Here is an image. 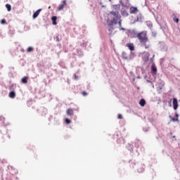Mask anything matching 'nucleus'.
Returning <instances> with one entry per match:
<instances>
[{
  "label": "nucleus",
  "instance_id": "9b49d317",
  "mask_svg": "<svg viewBox=\"0 0 180 180\" xmlns=\"http://www.w3.org/2000/svg\"><path fill=\"white\" fill-rule=\"evenodd\" d=\"M151 70L153 72V74H157V66H155V65H153L151 66Z\"/></svg>",
  "mask_w": 180,
  "mask_h": 180
},
{
  "label": "nucleus",
  "instance_id": "f257e3e1",
  "mask_svg": "<svg viewBox=\"0 0 180 180\" xmlns=\"http://www.w3.org/2000/svg\"><path fill=\"white\" fill-rule=\"evenodd\" d=\"M137 39L139 40L141 44L144 46L145 49H149L150 45L148 43V37H147V33L144 32H141L138 34Z\"/></svg>",
  "mask_w": 180,
  "mask_h": 180
},
{
  "label": "nucleus",
  "instance_id": "a211bd4d",
  "mask_svg": "<svg viewBox=\"0 0 180 180\" xmlns=\"http://www.w3.org/2000/svg\"><path fill=\"white\" fill-rule=\"evenodd\" d=\"M27 51V53H32V51H33V48L32 46L28 47Z\"/></svg>",
  "mask_w": 180,
  "mask_h": 180
},
{
  "label": "nucleus",
  "instance_id": "1a4fd4ad",
  "mask_svg": "<svg viewBox=\"0 0 180 180\" xmlns=\"http://www.w3.org/2000/svg\"><path fill=\"white\" fill-rule=\"evenodd\" d=\"M41 12V8L38 9L32 15L33 19H36L39 15H40V13Z\"/></svg>",
  "mask_w": 180,
  "mask_h": 180
},
{
  "label": "nucleus",
  "instance_id": "dca6fc26",
  "mask_svg": "<svg viewBox=\"0 0 180 180\" xmlns=\"http://www.w3.org/2000/svg\"><path fill=\"white\" fill-rule=\"evenodd\" d=\"M169 119H171V122H178V120H179L178 118H174L171 115H169Z\"/></svg>",
  "mask_w": 180,
  "mask_h": 180
},
{
  "label": "nucleus",
  "instance_id": "423d86ee",
  "mask_svg": "<svg viewBox=\"0 0 180 180\" xmlns=\"http://www.w3.org/2000/svg\"><path fill=\"white\" fill-rule=\"evenodd\" d=\"M126 46L128 47L130 51H134V44L128 43L126 44Z\"/></svg>",
  "mask_w": 180,
  "mask_h": 180
},
{
  "label": "nucleus",
  "instance_id": "4468645a",
  "mask_svg": "<svg viewBox=\"0 0 180 180\" xmlns=\"http://www.w3.org/2000/svg\"><path fill=\"white\" fill-rule=\"evenodd\" d=\"M6 8H7L8 12H11V11H12V6L11 4H6Z\"/></svg>",
  "mask_w": 180,
  "mask_h": 180
},
{
  "label": "nucleus",
  "instance_id": "6ab92c4d",
  "mask_svg": "<svg viewBox=\"0 0 180 180\" xmlns=\"http://www.w3.org/2000/svg\"><path fill=\"white\" fill-rule=\"evenodd\" d=\"M65 122L67 124H70L71 123V120L68 118L65 119Z\"/></svg>",
  "mask_w": 180,
  "mask_h": 180
},
{
  "label": "nucleus",
  "instance_id": "9d476101",
  "mask_svg": "<svg viewBox=\"0 0 180 180\" xmlns=\"http://www.w3.org/2000/svg\"><path fill=\"white\" fill-rule=\"evenodd\" d=\"M8 96L9 98H11V99H14V98H16V93H15V91H11Z\"/></svg>",
  "mask_w": 180,
  "mask_h": 180
},
{
  "label": "nucleus",
  "instance_id": "6e6552de",
  "mask_svg": "<svg viewBox=\"0 0 180 180\" xmlns=\"http://www.w3.org/2000/svg\"><path fill=\"white\" fill-rule=\"evenodd\" d=\"M66 114L68 115V116H74V110H72V108H68L66 110Z\"/></svg>",
  "mask_w": 180,
  "mask_h": 180
},
{
  "label": "nucleus",
  "instance_id": "0eeeda50",
  "mask_svg": "<svg viewBox=\"0 0 180 180\" xmlns=\"http://www.w3.org/2000/svg\"><path fill=\"white\" fill-rule=\"evenodd\" d=\"M137 12H139V9H137L136 7H134V6L130 7L129 8L130 13H137Z\"/></svg>",
  "mask_w": 180,
  "mask_h": 180
},
{
  "label": "nucleus",
  "instance_id": "393cba45",
  "mask_svg": "<svg viewBox=\"0 0 180 180\" xmlns=\"http://www.w3.org/2000/svg\"><path fill=\"white\" fill-rule=\"evenodd\" d=\"M74 79H78V76L76 74L74 75Z\"/></svg>",
  "mask_w": 180,
  "mask_h": 180
},
{
  "label": "nucleus",
  "instance_id": "2eb2a0df",
  "mask_svg": "<svg viewBox=\"0 0 180 180\" xmlns=\"http://www.w3.org/2000/svg\"><path fill=\"white\" fill-rule=\"evenodd\" d=\"M139 105H141V106H145L146 105V100L144 99H141L140 101H139Z\"/></svg>",
  "mask_w": 180,
  "mask_h": 180
},
{
  "label": "nucleus",
  "instance_id": "f3484780",
  "mask_svg": "<svg viewBox=\"0 0 180 180\" xmlns=\"http://www.w3.org/2000/svg\"><path fill=\"white\" fill-rule=\"evenodd\" d=\"M173 21L175 22V23H179V19L176 18V17L173 18Z\"/></svg>",
  "mask_w": 180,
  "mask_h": 180
},
{
  "label": "nucleus",
  "instance_id": "4be33fe9",
  "mask_svg": "<svg viewBox=\"0 0 180 180\" xmlns=\"http://www.w3.org/2000/svg\"><path fill=\"white\" fill-rule=\"evenodd\" d=\"M117 119H123V115H122V114H118Z\"/></svg>",
  "mask_w": 180,
  "mask_h": 180
},
{
  "label": "nucleus",
  "instance_id": "f8f14e48",
  "mask_svg": "<svg viewBox=\"0 0 180 180\" xmlns=\"http://www.w3.org/2000/svg\"><path fill=\"white\" fill-rule=\"evenodd\" d=\"M52 20V24L56 25H57V17L56 16H53L51 18Z\"/></svg>",
  "mask_w": 180,
  "mask_h": 180
},
{
  "label": "nucleus",
  "instance_id": "cd10ccee",
  "mask_svg": "<svg viewBox=\"0 0 180 180\" xmlns=\"http://www.w3.org/2000/svg\"><path fill=\"white\" fill-rule=\"evenodd\" d=\"M120 30H124V28H120Z\"/></svg>",
  "mask_w": 180,
  "mask_h": 180
},
{
  "label": "nucleus",
  "instance_id": "5701e85b",
  "mask_svg": "<svg viewBox=\"0 0 180 180\" xmlns=\"http://www.w3.org/2000/svg\"><path fill=\"white\" fill-rule=\"evenodd\" d=\"M118 24L120 27H122V20H120H120H118Z\"/></svg>",
  "mask_w": 180,
  "mask_h": 180
},
{
  "label": "nucleus",
  "instance_id": "39448f33",
  "mask_svg": "<svg viewBox=\"0 0 180 180\" xmlns=\"http://www.w3.org/2000/svg\"><path fill=\"white\" fill-rule=\"evenodd\" d=\"M173 101V108L174 110H176L178 109V99L174 98L170 100V102H172Z\"/></svg>",
  "mask_w": 180,
  "mask_h": 180
},
{
  "label": "nucleus",
  "instance_id": "a878e982",
  "mask_svg": "<svg viewBox=\"0 0 180 180\" xmlns=\"http://www.w3.org/2000/svg\"><path fill=\"white\" fill-rule=\"evenodd\" d=\"M175 117H176V119H178V117H179V115H178V112L175 113Z\"/></svg>",
  "mask_w": 180,
  "mask_h": 180
},
{
  "label": "nucleus",
  "instance_id": "412c9836",
  "mask_svg": "<svg viewBox=\"0 0 180 180\" xmlns=\"http://www.w3.org/2000/svg\"><path fill=\"white\" fill-rule=\"evenodd\" d=\"M82 95L83 96H86V95H88V93H86V91H82Z\"/></svg>",
  "mask_w": 180,
  "mask_h": 180
},
{
  "label": "nucleus",
  "instance_id": "ddd939ff",
  "mask_svg": "<svg viewBox=\"0 0 180 180\" xmlns=\"http://www.w3.org/2000/svg\"><path fill=\"white\" fill-rule=\"evenodd\" d=\"M27 79H29V77L25 76L21 79V82L22 84H27Z\"/></svg>",
  "mask_w": 180,
  "mask_h": 180
},
{
  "label": "nucleus",
  "instance_id": "aec40b11",
  "mask_svg": "<svg viewBox=\"0 0 180 180\" xmlns=\"http://www.w3.org/2000/svg\"><path fill=\"white\" fill-rule=\"evenodd\" d=\"M0 23H1V25H6V20L2 19V20L0 21Z\"/></svg>",
  "mask_w": 180,
  "mask_h": 180
},
{
  "label": "nucleus",
  "instance_id": "7ed1b4c3",
  "mask_svg": "<svg viewBox=\"0 0 180 180\" xmlns=\"http://www.w3.org/2000/svg\"><path fill=\"white\" fill-rule=\"evenodd\" d=\"M67 6V1L66 0H63L61 1V4L58 6V11H63L64 9V7Z\"/></svg>",
  "mask_w": 180,
  "mask_h": 180
},
{
  "label": "nucleus",
  "instance_id": "c85d7f7f",
  "mask_svg": "<svg viewBox=\"0 0 180 180\" xmlns=\"http://www.w3.org/2000/svg\"><path fill=\"white\" fill-rule=\"evenodd\" d=\"M51 8V6H49V9H50Z\"/></svg>",
  "mask_w": 180,
  "mask_h": 180
},
{
  "label": "nucleus",
  "instance_id": "f03ea898",
  "mask_svg": "<svg viewBox=\"0 0 180 180\" xmlns=\"http://www.w3.org/2000/svg\"><path fill=\"white\" fill-rule=\"evenodd\" d=\"M110 13L113 16V18L111 20V24L117 25V22L120 20V15L118 11H111Z\"/></svg>",
  "mask_w": 180,
  "mask_h": 180
},
{
  "label": "nucleus",
  "instance_id": "b1692460",
  "mask_svg": "<svg viewBox=\"0 0 180 180\" xmlns=\"http://www.w3.org/2000/svg\"><path fill=\"white\" fill-rule=\"evenodd\" d=\"M112 8L114 9H117L119 8V5H114V6H112Z\"/></svg>",
  "mask_w": 180,
  "mask_h": 180
},
{
  "label": "nucleus",
  "instance_id": "bb28decb",
  "mask_svg": "<svg viewBox=\"0 0 180 180\" xmlns=\"http://www.w3.org/2000/svg\"><path fill=\"white\" fill-rule=\"evenodd\" d=\"M56 39L58 41H60V38L58 37V36L56 37Z\"/></svg>",
  "mask_w": 180,
  "mask_h": 180
},
{
  "label": "nucleus",
  "instance_id": "20e7f679",
  "mask_svg": "<svg viewBox=\"0 0 180 180\" xmlns=\"http://www.w3.org/2000/svg\"><path fill=\"white\" fill-rule=\"evenodd\" d=\"M142 59H143V61H144L145 63H147V61L150 60V53L148 52L143 53L142 56Z\"/></svg>",
  "mask_w": 180,
  "mask_h": 180
}]
</instances>
